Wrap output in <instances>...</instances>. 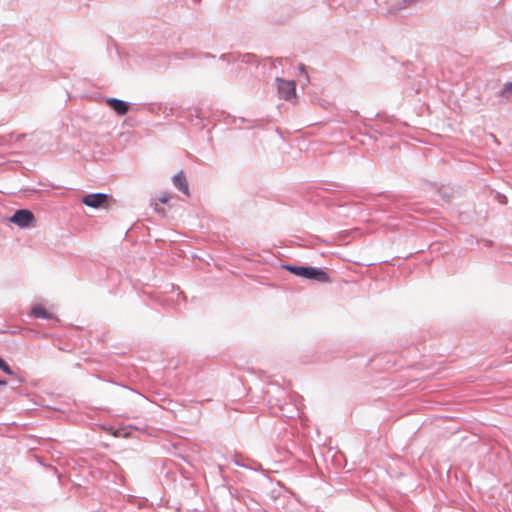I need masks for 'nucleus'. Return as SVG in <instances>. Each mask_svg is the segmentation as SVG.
Returning a JSON list of instances; mask_svg holds the SVG:
<instances>
[{"instance_id": "1", "label": "nucleus", "mask_w": 512, "mask_h": 512, "mask_svg": "<svg viewBox=\"0 0 512 512\" xmlns=\"http://www.w3.org/2000/svg\"><path fill=\"white\" fill-rule=\"evenodd\" d=\"M286 269L289 270L291 273L303 278L316 280L318 282L329 281L328 274L325 271L315 267L286 266Z\"/></svg>"}, {"instance_id": "2", "label": "nucleus", "mask_w": 512, "mask_h": 512, "mask_svg": "<svg viewBox=\"0 0 512 512\" xmlns=\"http://www.w3.org/2000/svg\"><path fill=\"white\" fill-rule=\"evenodd\" d=\"M82 202L91 208H108L110 203L115 202L114 199L103 193H95L88 194L83 199Z\"/></svg>"}, {"instance_id": "3", "label": "nucleus", "mask_w": 512, "mask_h": 512, "mask_svg": "<svg viewBox=\"0 0 512 512\" xmlns=\"http://www.w3.org/2000/svg\"><path fill=\"white\" fill-rule=\"evenodd\" d=\"M280 98L290 101L296 99V83L292 80L276 79Z\"/></svg>"}, {"instance_id": "4", "label": "nucleus", "mask_w": 512, "mask_h": 512, "mask_svg": "<svg viewBox=\"0 0 512 512\" xmlns=\"http://www.w3.org/2000/svg\"><path fill=\"white\" fill-rule=\"evenodd\" d=\"M10 221L21 228L29 227L35 222L34 214L26 209L17 210Z\"/></svg>"}, {"instance_id": "5", "label": "nucleus", "mask_w": 512, "mask_h": 512, "mask_svg": "<svg viewBox=\"0 0 512 512\" xmlns=\"http://www.w3.org/2000/svg\"><path fill=\"white\" fill-rule=\"evenodd\" d=\"M107 105L112 108L118 115H125L129 111V104L125 101L108 98L106 100Z\"/></svg>"}, {"instance_id": "6", "label": "nucleus", "mask_w": 512, "mask_h": 512, "mask_svg": "<svg viewBox=\"0 0 512 512\" xmlns=\"http://www.w3.org/2000/svg\"><path fill=\"white\" fill-rule=\"evenodd\" d=\"M175 187L187 196H190L189 186L183 171H180L173 177Z\"/></svg>"}, {"instance_id": "7", "label": "nucleus", "mask_w": 512, "mask_h": 512, "mask_svg": "<svg viewBox=\"0 0 512 512\" xmlns=\"http://www.w3.org/2000/svg\"><path fill=\"white\" fill-rule=\"evenodd\" d=\"M31 315L35 318L51 319L52 314L42 305H36L31 310Z\"/></svg>"}, {"instance_id": "8", "label": "nucleus", "mask_w": 512, "mask_h": 512, "mask_svg": "<svg viewBox=\"0 0 512 512\" xmlns=\"http://www.w3.org/2000/svg\"><path fill=\"white\" fill-rule=\"evenodd\" d=\"M0 369L8 375L13 374L8 364L2 358H0Z\"/></svg>"}, {"instance_id": "9", "label": "nucleus", "mask_w": 512, "mask_h": 512, "mask_svg": "<svg viewBox=\"0 0 512 512\" xmlns=\"http://www.w3.org/2000/svg\"><path fill=\"white\" fill-rule=\"evenodd\" d=\"M502 94L503 95H508V94H512V83L511 82H507L504 87H503V90H502Z\"/></svg>"}, {"instance_id": "10", "label": "nucleus", "mask_w": 512, "mask_h": 512, "mask_svg": "<svg viewBox=\"0 0 512 512\" xmlns=\"http://www.w3.org/2000/svg\"><path fill=\"white\" fill-rule=\"evenodd\" d=\"M170 199V195L168 193H163L159 196L158 200L159 202L165 204L169 201Z\"/></svg>"}, {"instance_id": "11", "label": "nucleus", "mask_w": 512, "mask_h": 512, "mask_svg": "<svg viewBox=\"0 0 512 512\" xmlns=\"http://www.w3.org/2000/svg\"><path fill=\"white\" fill-rule=\"evenodd\" d=\"M300 71L305 72V66L303 64L300 65Z\"/></svg>"}, {"instance_id": "12", "label": "nucleus", "mask_w": 512, "mask_h": 512, "mask_svg": "<svg viewBox=\"0 0 512 512\" xmlns=\"http://www.w3.org/2000/svg\"><path fill=\"white\" fill-rule=\"evenodd\" d=\"M7 382L5 380H0V385L5 386Z\"/></svg>"}, {"instance_id": "13", "label": "nucleus", "mask_w": 512, "mask_h": 512, "mask_svg": "<svg viewBox=\"0 0 512 512\" xmlns=\"http://www.w3.org/2000/svg\"><path fill=\"white\" fill-rule=\"evenodd\" d=\"M155 210H156L157 212H163V210L158 209L157 204H155Z\"/></svg>"}]
</instances>
